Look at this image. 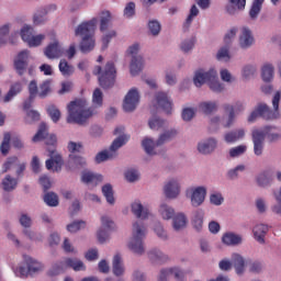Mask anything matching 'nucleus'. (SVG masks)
I'll use <instances>...</instances> for the list:
<instances>
[{
  "instance_id": "obj_4",
  "label": "nucleus",
  "mask_w": 281,
  "mask_h": 281,
  "mask_svg": "<svg viewBox=\"0 0 281 281\" xmlns=\"http://www.w3.org/2000/svg\"><path fill=\"white\" fill-rule=\"evenodd\" d=\"M93 74L94 76H99V82L102 89H111V87L115 86L117 70L113 61H108L103 70L101 66L94 67Z\"/></svg>"
},
{
  "instance_id": "obj_55",
  "label": "nucleus",
  "mask_w": 281,
  "mask_h": 281,
  "mask_svg": "<svg viewBox=\"0 0 281 281\" xmlns=\"http://www.w3.org/2000/svg\"><path fill=\"white\" fill-rule=\"evenodd\" d=\"M195 43H196V37H191L182 41L180 44L181 52H183V54H190V52L194 49Z\"/></svg>"
},
{
  "instance_id": "obj_21",
  "label": "nucleus",
  "mask_w": 281,
  "mask_h": 281,
  "mask_svg": "<svg viewBox=\"0 0 281 281\" xmlns=\"http://www.w3.org/2000/svg\"><path fill=\"white\" fill-rule=\"evenodd\" d=\"M205 218V211L203 209H196L191 215V226L194 232H203V221Z\"/></svg>"
},
{
  "instance_id": "obj_43",
  "label": "nucleus",
  "mask_w": 281,
  "mask_h": 281,
  "mask_svg": "<svg viewBox=\"0 0 281 281\" xmlns=\"http://www.w3.org/2000/svg\"><path fill=\"white\" fill-rule=\"evenodd\" d=\"M142 146L146 155H149V157H155V155H157V151L155 150V148H157V140L154 142L153 138L145 137L142 140Z\"/></svg>"
},
{
  "instance_id": "obj_2",
  "label": "nucleus",
  "mask_w": 281,
  "mask_h": 281,
  "mask_svg": "<svg viewBox=\"0 0 281 281\" xmlns=\"http://www.w3.org/2000/svg\"><path fill=\"white\" fill-rule=\"evenodd\" d=\"M124 131L125 128L123 126L116 127L114 130V135L119 136L112 142L109 149L99 151L95 155V164H104V161H111L112 159H115V157H117V150H120L122 146H126L128 139H131V136L126 135Z\"/></svg>"
},
{
  "instance_id": "obj_62",
  "label": "nucleus",
  "mask_w": 281,
  "mask_h": 281,
  "mask_svg": "<svg viewBox=\"0 0 281 281\" xmlns=\"http://www.w3.org/2000/svg\"><path fill=\"white\" fill-rule=\"evenodd\" d=\"M44 202L46 203V205H49V207H57L58 195L54 192H48L44 195Z\"/></svg>"
},
{
  "instance_id": "obj_47",
  "label": "nucleus",
  "mask_w": 281,
  "mask_h": 281,
  "mask_svg": "<svg viewBox=\"0 0 281 281\" xmlns=\"http://www.w3.org/2000/svg\"><path fill=\"white\" fill-rule=\"evenodd\" d=\"M256 182L259 188H269L273 183V178L269 173L262 172L256 177Z\"/></svg>"
},
{
  "instance_id": "obj_38",
  "label": "nucleus",
  "mask_w": 281,
  "mask_h": 281,
  "mask_svg": "<svg viewBox=\"0 0 281 281\" xmlns=\"http://www.w3.org/2000/svg\"><path fill=\"white\" fill-rule=\"evenodd\" d=\"M18 186H19V179L12 178V176L10 175H7L1 181V187H2V190H4V192H14Z\"/></svg>"
},
{
  "instance_id": "obj_60",
  "label": "nucleus",
  "mask_w": 281,
  "mask_h": 281,
  "mask_svg": "<svg viewBox=\"0 0 281 281\" xmlns=\"http://www.w3.org/2000/svg\"><path fill=\"white\" fill-rule=\"evenodd\" d=\"M15 166H19V157L11 156L7 158L4 164L2 165V172H8L9 170H12Z\"/></svg>"
},
{
  "instance_id": "obj_10",
  "label": "nucleus",
  "mask_w": 281,
  "mask_h": 281,
  "mask_svg": "<svg viewBox=\"0 0 281 281\" xmlns=\"http://www.w3.org/2000/svg\"><path fill=\"white\" fill-rule=\"evenodd\" d=\"M146 256L147 260H149L151 265L161 266L170 262V256H168V254L164 252L162 249L158 247H153L147 250Z\"/></svg>"
},
{
  "instance_id": "obj_41",
  "label": "nucleus",
  "mask_w": 281,
  "mask_h": 281,
  "mask_svg": "<svg viewBox=\"0 0 281 281\" xmlns=\"http://www.w3.org/2000/svg\"><path fill=\"white\" fill-rule=\"evenodd\" d=\"M158 214L162 221H172L173 216L176 215L173 207L166 203L160 204Z\"/></svg>"
},
{
  "instance_id": "obj_53",
  "label": "nucleus",
  "mask_w": 281,
  "mask_h": 281,
  "mask_svg": "<svg viewBox=\"0 0 281 281\" xmlns=\"http://www.w3.org/2000/svg\"><path fill=\"white\" fill-rule=\"evenodd\" d=\"M229 49H231V46L227 44L222 46L216 53V59L225 60V63L229 61L232 59V56L229 55Z\"/></svg>"
},
{
  "instance_id": "obj_57",
  "label": "nucleus",
  "mask_w": 281,
  "mask_h": 281,
  "mask_svg": "<svg viewBox=\"0 0 281 281\" xmlns=\"http://www.w3.org/2000/svg\"><path fill=\"white\" fill-rule=\"evenodd\" d=\"M23 236H26L29 240H33L34 243H43V234L34 233L30 228H23L22 231Z\"/></svg>"
},
{
  "instance_id": "obj_34",
  "label": "nucleus",
  "mask_w": 281,
  "mask_h": 281,
  "mask_svg": "<svg viewBox=\"0 0 281 281\" xmlns=\"http://www.w3.org/2000/svg\"><path fill=\"white\" fill-rule=\"evenodd\" d=\"M112 271L116 276V278H120L124 276V260L122 259V255L116 254L113 257L112 260Z\"/></svg>"
},
{
  "instance_id": "obj_25",
  "label": "nucleus",
  "mask_w": 281,
  "mask_h": 281,
  "mask_svg": "<svg viewBox=\"0 0 281 281\" xmlns=\"http://www.w3.org/2000/svg\"><path fill=\"white\" fill-rule=\"evenodd\" d=\"M63 265L68 269H72V271H87V266L85 265V261L76 257H68L64 259Z\"/></svg>"
},
{
  "instance_id": "obj_23",
  "label": "nucleus",
  "mask_w": 281,
  "mask_h": 281,
  "mask_svg": "<svg viewBox=\"0 0 281 281\" xmlns=\"http://www.w3.org/2000/svg\"><path fill=\"white\" fill-rule=\"evenodd\" d=\"M131 212L134 214V216H136V218H140V221H146V218L150 216V210L144 206V204H142L139 201H134L131 204Z\"/></svg>"
},
{
  "instance_id": "obj_48",
  "label": "nucleus",
  "mask_w": 281,
  "mask_h": 281,
  "mask_svg": "<svg viewBox=\"0 0 281 281\" xmlns=\"http://www.w3.org/2000/svg\"><path fill=\"white\" fill-rule=\"evenodd\" d=\"M23 91V85L21 82H15L11 86L9 92L3 98V102L8 103L14 98L15 95H19Z\"/></svg>"
},
{
  "instance_id": "obj_64",
  "label": "nucleus",
  "mask_w": 281,
  "mask_h": 281,
  "mask_svg": "<svg viewBox=\"0 0 281 281\" xmlns=\"http://www.w3.org/2000/svg\"><path fill=\"white\" fill-rule=\"evenodd\" d=\"M125 179L128 181V183H135L139 179V170L128 169L125 172Z\"/></svg>"
},
{
  "instance_id": "obj_59",
  "label": "nucleus",
  "mask_w": 281,
  "mask_h": 281,
  "mask_svg": "<svg viewBox=\"0 0 281 281\" xmlns=\"http://www.w3.org/2000/svg\"><path fill=\"white\" fill-rule=\"evenodd\" d=\"M111 25V12L103 11L101 15L100 30L101 32H106Z\"/></svg>"
},
{
  "instance_id": "obj_12",
  "label": "nucleus",
  "mask_w": 281,
  "mask_h": 281,
  "mask_svg": "<svg viewBox=\"0 0 281 281\" xmlns=\"http://www.w3.org/2000/svg\"><path fill=\"white\" fill-rule=\"evenodd\" d=\"M43 139H45L46 146H55L57 142L56 135L49 134L47 132V125H45V123H42L40 125V128L37 133L33 136L32 142H43Z\"/></svg>"
},
{
  "instance_id": "obj_22",
  "label": "nucleus",
  "mask_w": 281,
  "mask_h": 281,
  "mask_svg": "<svg viewBox=\"0 0 281 281\" xmlns=\"http://www.w3.org/2000/svg\"><path fill=\"white\" fill-rule=\"evenodd\" d=\"M127 249L131 251V254L138 257L146 254V245L144 244L143 239H134L131 237L127 243Z\"/></svg>"
},
{
  "instance_id": "obj_11",
  "label": "nucleus",
  "mask_w": 281,
  "mask_h": 281,
  "mask_svg": "<svg viewBox=\"0 0 281 281\" xmlns=\"http://www.w3.org/2000/svg\"><path fill=\"white\" fill-rule=\"evenodd\" d=\"M97 19H92L88 22H83L75 30V36H81V38H93V32H95Z\"/></svg>"
},
{
  "instance_id": "obj_36",
  "label": "nucleus",
  "mask_w": 281,
  "mask_h": 281,
  "mask_svg": "<svg viewBox=\"0 0 281 281\" xmlns=\"http://www.w3.org/2000/svg\"><path fill=\"white\" fill-rule=\"evenodd\" d=\"M52 8L56 9V5L44 7L40 9L33 16L34 25H43L47 21V14Z\"/></svg>"
},
{
  "instance_id": "obj_3",
  "label": "nucleus",
  "mask_w": 281,
  "mask_h": 281,
  "mask_svg": "<svg viewBox=\"0 0 281 281\" xmlns=\"http://www.w3.org/2000/svg\"><path fill=\"white\" fill-rule=\"evenodd\" d=\"M207 82L211 91L214 93H223L225 91V86L218 81V75L214 69L209 71L198 70L193 77V83L195 87H203Z\"/></svg>"
},
{
  "instance_id": "obj_30",
  "label": "nucleus",
  "mask_w": 281,
  "mask_h": 281,
  "mask_svg": "<svg viewBox=\"0 0 281 281\" xmlns=\"http://www.w3.org/2000/svg\"><path fill=\"white\" fill-rule=\"evenodd\" d=\"M172 227L175 232H183L188 227V216L184 213H177L172 217Z\"/></svg>"
},
{
  "instance_id": "obj_39",
  "label": "nucleus",
  "mask_w": 281,
  "mask_h": 281,
  "mask_svg": "<svg viewBox=\"0 0 281 281\" xmlns=\"http://www.w3.org/2000/svg\"><path fill=\"white\" fill-rule=\"evenodd\" d=\"M222 243L228 247H236L243 243V237L234 233H226L222 237Z\"/></svg>"
},
{
  "instance_id": "obj_18",
  "label": "nucleus",
  "mask_w": 281,
  "mask_h": 281,
  "mask_svg": "<svg viewBox=\"0 0 281 281\" xmlns=\"http://www.w3.org/2000/svg\"><path fill=\"white\" fill-rule=\"evenodd\" d=\"M164 194L166 199H177L181 194V183L179 180L171 179L164 187Z\"/></svg>"
},
{
  "instance_id": "obj_5",
  "label": "nucleus",
  "mask_w": 281,
  "mask_h": 281,
  "mask_svg": "<svg viewBox=\"0 0 281 281\" xmlns=\"http://www.w3.org/2000/svg\"><path fill=\"white\" fill-rule=\"evenodd\" d=\"M13 68L18 76H34V68L30 67V50L24 49L18 53L13 59Z\"/></svg>"
},
{
  "instance_id": "obj_1",
  "label": "nucleus",
  "mask_w": 281,
  "mask_h": 281,
  "mask_svg": "<svg viewBox=\"0 0 281 281\" xmlns=\"http://www.w3.org/2000/svg\"><path fill=\"white\" fill-rule=\"evenodd\" d=\"M67 124H79V126H85V123L95 115V112H93V109L89 108V103L85 99L71 101L67 105Z\"/></svg>"
},
{
  "instance_id": "obj_51",
  "label": "nucleus",
  "mask_w": 281,
  "mask_h": 281,
  "mask_svg": "<svg viewBox=\"0 0 281 281\" xmlns=\"http://www.w3.org/2000/svg\"><path fill=\"white\" fill-rule=\"evenodd\" d=\"M12 139V135L10 134V132H5L3 134V139L2 143L0 145V151L1 155H3V157H7V155H9L10 153V142Z\"/></svg>"
},
{
  "instance_id": "obj_16",
  "label": "nucleus",
  "mask_w": 281,
  "mask_h": 281,
  "mask_svg": "<svg viewBox=\"0 0 281 281\" xmlns=\"http://www.w3.org/2000/svg\"><path fill=\"white\" fill-rule=\"evenodd\" d=\"M222 109L225 113L222 117V126L223 128H232V126L236 124V111H234V105L224 103Z\"/></svg>"
},
{
  "instance_id": "obj_24",
  "label": "nucleus",
  "mask_w": 281,
  "mask_h": 281,
  "mask_svg": "<svg viewBox=\"0 0 281 281\" xmlns=\"http://www.w3.org/2000/svg\"><path fill=\"white\" fill-rule=\"evenodd\" d=\"M252 234L255 240L259 243V245H265L267 234H269V226L267 224H257L252 228Z\"/></svg>"
},
{
  "instance_id": "obj_14",
  "label": "nucleus",
  "mask_w": 281,
  "mask_h": 281,
  "mask_svg": "<svg viewBox=\"0 0 281 281\" xmlns=\"http://www.w3.org/2000/svg\"><path fill=\"white\" fill-rule=\"evenodd\" d=\"M265 134L259 128H254L251 131V140L256 157H262V154L265 153Z\"/></svg>"
},
{
  "instance_id": "obj_49",
  "label": "nucleus",
  "mask_w": 281,
  "mask_h": 281,
  "mask_svg": "<svg viewBox=\"0 0 281 281\" xmlns=\"http://www.w3.org/2000/svg\"><path fill=\"white\" fill-rule=\"evenodd\" d=\"M52 79H46L40 83L38 97L42 99L47 98L52 93Z\"/></svg>"
},
{
  "instance_id": "obj_31",
  "label": "nucleus",
  "mask_w": 281,
  "mask_h": 281,
  "mask_svg": "<svg viewBox=\"0 0 281 281\" xmlns=\"http://www.w3.org/2000/svg\"><path fill=\"white\" fill-rule=\"evenodd\" d=\"M198 109L204 115H212V113L218 111V101H203L199 103Z\"/></svg>"
},
{
  "instance_id": "obj_40",
  "label": "nucleus",
  "mask_w": 281,
  "mask_h": 281,
  "mask_svg": "<svg viewBox=\"0 0 281 281\" xmlns=\"http://www.w3.org/2000/svg\"><path fill=\"white\" fill-rule=\"evenodd\" d=\"M243 137H245V128H238L226 133L224 139L226 144H234L238 139H243Z\"/></svg>"
},
{
  "instance_id": "obj_63",
  "label": "nucleus",
  "mask_w": 281,
  "mask_h": 281,
  "mask_svg": "<svg viewBox=\"0 0 281 281\" xmlns=\"http://www.w3.org/2000/svg\"><path fill=\"white\" fill-rule=\"evenodd\" d=\"M262 262L261 261H250L248 266L249 273H255V276H259V273H262Z\"/></svg>"
},
{
  "instance_id": "obj_6",
  "label": "nucleus",
  "mask_w": 281,
  "mask_h": 281,
  "mask_svg": "<svg viewBox=\"0 0 281 281\" xmlns=\"http://www.w3.org/2000/svg\"><path fill=\"white\" fill-rule=\"evenodd\" d=\"M184 194L187 199L191 201L192 207H201V204L205 203V196H207V188L189 187Z\"/></svg>"
},
{
  "instance_id": "obj_37",
  "label": "nucleus",
  "mask_w": 281,
  "mask_h": 281,
  "mask_svg": "<svg viewBox=\"0 0 281 281\" xmlns=\"http://www.w3.org/2000/svg\"><path fill=\"white\" fill-rule=\"evenodd\" d=\"M79 49L81 54H91L95 49V37H82Z\"/></svg>"
},
{
  "instance_id": "obj_15",
  "label": "nucleus",
  "mask_w": 281,
  "mask_h": 281,
  "mask_svg": "<svg viewBox=\"0 0 281 281\" xmlns=\"http://www.w3.org/2000/svg\"><path fill=\"white\" fill-rule=\"evenodd\" d=\"M63 54H65V49L63 48V45H60V42L58 40H54V42L49 43L44 48V56L48 58L49 60H56L58 58H61Z\"/></svg>"
},
{
  "instance_id": "obj_45",
  "label": "nucleus",
  "mask_w": 281,
  "mask_h": 281,
  "mask_svg": "<svg viewBox=\"0 0 281 281\" xmlns=\"http://www.w3.org/2000/svg\"><path fill=\"white\" fill-rule=\"evenodd\" d=\"M154 234H156L157 238H159V240H162L164 243H166L167 240H170V236L168 235V231H166V228L164 227V224H161V222H156L154 224Z\"/></svg>"
},
{
  "instance_id": "obj_32",
  "label": "nucleus",
  "mask_w": 281,
  "mask_h": 281,
  "mask_svg": "<svg viewBox=\"0 0 281 281\" xmlns=\"http://www.w3.org/2000/svg\"><path fill=\"white\" fill-rule=\"evenodd\" d=\"M81 181L82 183H92L93 186H98V183H102V181H104V178L102 175L94 173L92 171H83L81 175Z\"/></svg>"
},
{
  "instance_id": "obj_52",
  "label": "nucleus",
  "mask_w": 281,
  "mask_h": 281,
  "mask_svg": "<svg viewBox=\"0 0 281 281\" xmlns=\"http://www.w3.org/2000/svg\"><path fill=\"white\" fill-rule=\"evenodd\" d=\"M102 194L110 205H115V196L113 195V186L106 183L102 187Z\"/></svg>"
},
{
  "instance_id": "obj_8",
  "label": "nucleus",
  "mask_w": 281,
  "mask_h": 281,
  "mask_svg": "<svg viewBox=\"0 0 281 281\" xmlns=\"http://www.w3.org/2000/svg\"><path fill=\"white\" fill-rule=\"evenodd\" d=\"M139 90L137 88L130 89L123 101V111L133 113L139 106Z\"/></svg>"
},
{
  "instance_id": "obj_35",
  "label": "nucleus",
  "mask_w": 281,
  "mask_h": 281,
  "mask_svg": "<svg viewBox=\"0 0 281 281\" xmlns=\"http://www.w3.org/2000/svg\"><path fill=\"white\" fill-rule=\"evenodd\" d=\"M142 69H144V57L134 56L130 64V74L132 76H139Z\"/></svg>"
},
{
  "instance_id": "obj_50",
  "label": "nucleus",
  "mask_w": 281,
  "mask_h": 281,
  "mask_svg": "<svg viewBox=\"0 0 281 281\" xmlns=\"http://www.w3.org/2000/svg\"><path fill=\"white\" fill-rule=\"evenodd\" d=\"M274 68L271 64H266L261 68V78L265 82H271L273 80Z\"/></svg>"
},
{
  "instance_id": "obj_28",
  "label": "nucleus",
  "mask_w": 281,
  "mask_h": 281,
  "mask_svg": "<svg viewBox=\"0 0 281 281\" xmlns=\"http://www.w3.org/2000/svg\"><path fill=\"white\" fill-rule=\"evenodd\" d=\"M232 262L235 269V273L238 276H245L246 266H245V257L240 254L234 252L232 255Z\"/></svg>"
},
{
  "instance_id": "obj_7",
  "label": "nucleus",
  "mask_w": 281,
  "mask_h": 281,
  "mask_svg": "<svg viewBox=\"0 0 281 281\" xmlns=\"http://www.w3.org/2000/svg\"><path fill=\"white\" fill-rule=\"evenodd\" d=\"M258 117L263 120H278V113L271 111L267 104H259L248 116V122L251 124Z\"/></svg>"
},
{
  "instance_id": "obj_61",
  "label": "nucleus",
  "mask_w": 281,
  "mask_h": 281,
  "mask_svg": "<svg viewBox=\"0 0 281 281\" xmlns=\"http://www.w3.org/2000/svg\"><path fill=\"white\" fill-rule=\"evenodd\" d=\"M240 172H245V165H238L237 167L229 169L226 177L231 181H235V179H238V175H240Z\"/></svg>"
},
{
  "instance_id": "obj_29",
  "label": "nucleus",
  "mask_w": 281,
  "mask_h": 281,
  "mask_svg": "<svg viewBox=\"0 0 281 281\" xmlns=\"http://www.w3.org/2000/svg\"><path fill=\"white\" fill-rule=\"evenodd\" d=\"M247 5V0H228V4L226 5V12L227 14H231V16H234L237 12H241V10H245V7Z\"/></svg>"
},
{
  "instance_id": "obj_56",
  "label": "nucleus",
  "mask_w": 281,
  "mask_h": 281,
  "mask_svg": "<svg viewBox=\"0 0 281 281\" xmlns=\"http://www.w3.org/2000/svg\"><path fill=\"white\" fill-rule=\"evenodd\" d=\"M69 166H75L76 168H85V166H87V159L82 156L70 155Z\"/></svg>"
},
{
  "instance_id": "obj_20",
  "label": "nucleus",
  "mask_w": 281,
  "mask_h": 281,
  "mask_svg": "<svg viewBox=\"0 0 281 281\" xmlns=\"http://www.w3.org/2000/svg\"><path fill=\"white\" fill-rule=\"evenodd\" d=\"M146 236H148V227L144 222L136 221L132 225V237L136 240H145Z\"/></svg>"
},
{
  "instance_id": "obj_33",
  "label": "nucleus",
  "mask_w": 281,
  "mask_h": 281,
  "mask_svg": "<svg viewBox=\"0 0 281 281\" xmlns=\"http://www.w3.org/2000/svg\"><path fill=\"white\" fill-rule=\"evenodd\" d=\"M179 135V131L177 128H169L161 133L156 140L157 146H164V144H168V142H172L175 137Z\"/></svg>"
},
{
  "instance_id": "obj_42",
  "label": "nucleus",
  "mask_w": 281,
  "mask_h": 281,
  "mask_svg": "<svg viewBox=\"0 0 281 281\" xmlns=\"http://www.w3.org/2000/svg\"><path fill=\"white\" fill-rule=\"evenodd\" d=\"M262 3L265 0H254L249 10V19L250 21H258V16H260V12H262Z\"/></svg>"
},
{
  "instance_id": "obj_58",
  "label": "nucleus",
  "mask_w": 281,
  "mask_h": 281,
  "mask_svg": "<svg viewBox=\"0 0 281 281\" xmlns=\"http://www.w3.org/2000/svg\"><path fill=\"white\" fill-rule=\"evenodd\" d=\"M20 36L24 43H29L34 36V29L30 25H24L20 31Z\"/></svg>"
},
{
  "instance_id": "obj_27",
  "label": "nucleus",
  "mask_w": 281,
  "mask_h": 281,
  "mask_svg": "<svg viewBox=\"0 0 281 281\" xmlns=\"http://www.w3.org/2000/svg\"><path fill=\"white\" fill-rule=\"evenodd\" d=\"M258 130L262 132L263 138L268 139L270 144H276V142H280L281 139V134L279 132H276V127L273 126L267 125Z\"/></svg>"
},
{
  "instance_id": "obj_17",
  "label": "nucleus",
  "mask_w": 281,
  "mask_h": 281,
  "mask_svg": "<svg viewBox=\"0 0 281 281\" xmlns=\"http://www.w3.org/2000/svg\"><path fill=\"white\" fill-rule=\"evenodd\" d=\"M196 148L200 155H212L218 148V140L214 137L202 139L198 143Z\"/></svg>"
},
{
  "instance_id": "obj_19",
  "label": "nucleus",
  "mask_w": 281,
  "mask_h": 281,
  "mask_svg": "<svg viewBox=\"0 0 281 281\" xmlns=\"http://www.w3.org/2000/svg\"><path fill=\"white\" fill-rule=\"evenodd\" d=\"M156 102L167 115L172 114V99H170V95H168V92H157L156 93Z\"/></svg>"
},
{
  "instance_id": "obj_44",
  "label": "nucleus",
  "mask_w": 281,
  "mask_h": 281,
  "mask_svg": "<svg viewBox=\"0 0 281 281\" xmlns=\"http://www.w3.org/2000/svg\"><path fill=\"white\" fill-rule=\"evenodd\" d=\"M58 67L61 76H64L65 78L74 76L76 71L74 65L69 64L67 59H60Z\"/></svg>"
},
{
  "instance_id": "obj_54",
  "label": "nucleus",
  "mask_w": 281,
  "mask_h": 281,
  "mask_svg": "<svg viewBox=\"0 0 281 281\" xmlns=\"http://www.w3.org/2000/svg\"><path fill=\"white\" fill-rule=\"evenodd\" d=\"M147 27L151 36H159L161 34V23L159 20H149Z\"/></svg>"
},
{
  "instance_id": "obj_13",
  "label": "nucleus",
  "mask_w": 281,
  "mask_h": 281,
  "mask_svg": "<svg viewBox=\"0 0 281 281\" xmlns=\"http://www.w3.org/2000/svg\"><path fill=\"white\" fill-rule=\"evenodd\" d=\"M255 43L256 40L254 38V33H251V29L243 26L238 37L239 48L244 50L250 49V47H254Z\"/></svg>"
},
{
  "instance_id": "obj_26",
  "label": "nucleus",
  "mask_w": 281,
  "mask_h": 281,
  "mask_svg": "<svg viewBox=\"0 0 281 281\" xmlns=\"http://www.w3.org/2000/svg\"><path fill=\"white\" fill-rule=\"evenodd\" d=\"M25 263L26 267H29V276L32 278L45 269V266L42 262L32 257H25Z\"/></svg>"
},
{
  "instance_id": "obj_9",
  "label": "nucleus",
  "mask_w": 281,
  "mask_h": 281,
  "mask_svg": "<svg viewBox=\"0 0 281 281\" xmlns=\"http://www.w3.org/2000/svg\"><path fill=\"white\" fill-rule=\"evenodd\" d=\"M47 150L49 159L46 160V169L54 170L55 172H60L65 164V161L63 160V156L54 147H50Z\"/></svg>"
},
{
  "instance_id": "obj_46",
  "label": "nucleus",
  "mask_w": 281,
  "mask_h": 281,
  "mask_svg": "<svg viewBox=\"0 0 281 281\" xmlns=\"http://www.w3.org/2000/svg\"><path fill=\"white\" fill-rule=\"evenodd\" d=\"M148 126L151 131H161V128H168V121L155 116L149 119Z\"/></svg>"
}]
</instances>
